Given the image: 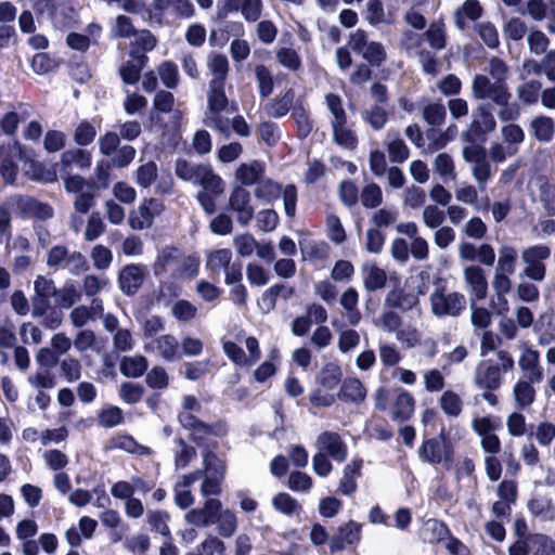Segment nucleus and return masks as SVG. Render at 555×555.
Segmentation results:
<instances>
[{"mask_svg":"<svg viewBox=\"0 0 555 555\" xmlns=\"http://www.w3.org/2000/svg\"><path fill=\"white\" fill-rule=\"evenodd\" d=\"M175 171L181 180L202 186V191L197 194V201L205 212L214 214L216 211V198L224 192V182L211 166L178 159Z\"/></svg>","mask_w":555,"mask_h":555,"instance_id":"1","label":"nucleus"},{"mask_svg":"<svg viewBox=\"0 0 555 555\" xmlns=\"http://www.w3.org/2000/svg\"><path fill=\"white\" fill-rule=\"evenodd\" d=\"M224 88L208 87L204 121L207 127L228 134L231 122L230 115L235 113L237 108L235 104L230 103Z\"/></svg>","mask_w":555,"mask_h":555,"instance_id":"2","label":"nucleus"},{"mask_svg":"<svg viewBox=\"0 0 555 555\" xmlns=\"http://www.w3.org/2000/svg\"><path fill=\"white\" fill-rule=\"evenodd\" d=\"M551 256V248L544 244L528 246L521 250L524 268L520 278L542 282L546 275L545 260Z\"/></svg>","mask_w":555,"mask_h":555,"instance_id":"3","label":"nucleus"},{"mask_svg":"<svg viewBox=\"0 0 555 555\" xmlns=\"http://www.w3.org/2000/svg\"><path fill=\"white\" fill-rule=\"evenodd\" d=\"M431 312L436 317H457L466 306L465 296L459 292H447L446 287L436 284L429 296Z\"/></svg>","mask_w":555,"mask_h":555,"instance_id":"4","label":"nucleus"},{"mask_svg":"<svg viewBox=\"0 0 555 555\" xmlns=\"http://www.w3.org/2000/svg\"><path fill=\"white\" fill-rule=\"evenodd\" d=\"M453 446L443 434L437 438L424 440L418 449L421 461L431 465L441 464L446 467H450L453 461Z\"/></svg>","mask_w":555,"mask_h":555,"instance_id":"5","label":"nucleus"},{"mask_svg":"<svg viewBox=\"0 0 555 555\" xmlns=\"http://www.w3.org/2000/svg\"><path fill=\"white\" fill-rule=\"evenodd\" d=\"M462 156L466 163L472 165V173L479 190L485 191L487 182L492 177L486 149L479 145H468L463 149Z\"/></svg>","mask_w":555,"mask_h":555,"instance_id":"6","label":"nucleus"},{"mask_svg":"<svg viewBox=\"0 0 555 555\" xmlns=\"http://www.w3.org/2000/svg\"><path fill=\"white\" fill-rule=\"evenodd\" d=\"M349 48L361 55L372 65H379L386 59V52L382 43L369 39L362 29L353 31L348 41Z\"/></svg>","mask_w":555,"mask_h":555,"instance_id":"7","label":"nucleus"},{"mask_svg":"<svg viewBox=\"0 0 555 555\" xmlns=\"http://www.w3.org/2000/svg\"><path fill=\"white\" fill-rule=\"evenodd\" d=\"M473 95L477 100H490L494 104H505L512 98L506 82L491 81L485 75H476L472 83Z\"/></svg>","mask_w":555,"mask_h":555,"instance_id":"8","label":"nucleus"},{"mask_svg":"<svg viewBox=\"0 0 555 555\" xmlns=\"http://www.w3.org/2000/svg\"><path fill=\"white\" fill-rule=\"evenodd\" d=\"M23 157L18 142H9L0 147V172L8 183H13L18 173L17 160Z\"/></svg>","mask_w":555,"mask_h":555,"instance_id":"9","label":"nucleus"},{"mask_svg":"<svg viewBox=\"0 0 555 555\" xmlns=\"http://www.w3.org/2000/svg\"><path fill=\"white\" fill-rule=\"evenodd\" d=\"M12 206L16 215L22 218L47 220L53 216V209L49 204L39 202L30 196H17L12 198Z\"/></svg>","mask_w":555,"mask_h":555,"instance_id":"10","label":"nucleus"},{"mask_svg":"<svg viewBox=\"0 0 555 555\" xmlns=\"http://www.w3.org/2000/svg\"><path fill=\"white\" fill-rule=\"evenodd\" d=\"M463 278L470 300H482L488 294V281L485 270L478 264H470L464 268Z\"/></svg>","mask_w":555,"mask_h":555,"instance_id":"11","label":"nucleus"},{"mask_svg":"<svg viewBox=\"0 0 555 555\" xmlns=\"http://www.w3.org/2000/svg\"><path fill=\"white\" fill-rule=\"evenodd\" d=\"M35 296L33 297L31 314L35 318L42 317L49 308V299L55 294V286L51 279L38 275L34 282Z\"/></svg>","mask_w":555,"mask_h":555,"instance_id":"12","label":"nucleus"},{"mask_svg":"<svg viewBox=\"0 0 555 555\" xmlns=\"http://www.w3.org/2000/svg\"><path fill=\"white\" fill-rule=\"evenodd\" d=\"M162 209V204L157 199H144L137 209L129 215V225L133 230L149 229L154 220V215Z\"/></svg>","mask_w":555,"mask_h":555,"instance_id":"13","label":"nucleus"},{"mask_svg":"<svg viewBox=\"0 0 555 555\" xmlns=\"http://www.w3.org/2000/svg\"><path fill=\"white\" fill-rule=\"evenodd\" d=\"M250 201L251 195L249 191L242 186L233 189L229 205L230 208L236 212L237 221L243 227L248 225L254 218V208L250 205Z\"/></svg>","mask_w":555,"mask_h":555,"instance_id":"14","label":"nucleus"},{"mask_svg":"<svg viewBox=\"0 0 555 555\" xmlns=\"http://www.w3.org/2000/svg\"><path fill=\"white\" fill-rule=\"evenodd\" d=\"M315 447L322 453H326L336 462H344L347 457V446L340 436L334 431H324L315 440Z\"/></svg>","mask_w":555,"mask_h":555,"instance_id":"15","label":"nucleus"},{"mask_svg":"<svg viewBox=\"0 0 555 555\" xmlns=\"http://www.w3.org/2000/svg\"><path fill=\"white\" fill-rule=\"evenodd\" d=\"M222 504L217 499H207L203 507H196L190 509L184 515V520L189 525L196 527H207L214 521V517L217 515Z\"/></svg>","mask_w":555,"mask_h":555,"instance_id":"16","label":"nucleus"},{"mask_svg":"<svg viewBox=\"0 0 555 555\" xmlns=\"http://www.w3.org/2000/svg\"><path fill=\"white\" fill-rule=\"evenodd\" d=\"M362 525L353 520L340 526L330 540L332 552L341 551L348 545H356L361 540Z\"/></svg>","mask_w":555,"mask_h":555,"instance_id":"17","label":"nucleus"},{"mask_svg":"<svg viewBox=\"0 0 555 555\" xmlns=\"http://www.w3.org/2000/svg\"><path fill=\"white\" fill-rule=\"evenodd\" d=\"M209 76L208 87H225L229 75V61L224 54L211 52L206 61Z\"/></svg>","mask_w":555,"mask_h":555,"instance_id":"18","label":"nucleus"},{"mask_svg":"<svg viewBox=\"0 0 555 555\" xmlns=\"http://www.w3.org/2000/svg\"><path fill=\"white\" fill-rule=\"evenodd\" d=\"M144 349L166 361H173L179 358V343L175 336L169 334L151 339L145 344Z\"/></svg>","mask_w":555,"mask_h":555,"instance_id":"19","label":"nucleus"},{"mask_svg":"<svg viewBox=\"0 0 555 555\" xmlns=\"http://www.w3.org/2000/svg\"><path fill=\"white\" fill-rule=\"evenodd\" d=\"M474 379L480 389L496 390L501 386V369L483 361L477 366Z\"/></svg>","mask_w":555,"mask_h":555,"instance_id":"20","label":"nucleus"},{"mask_svg":"<svg viewBox=\"0 0 555 555\" xmlns=\"http://www.w3.org/2000/svg\"><path fill=\"white\" fill-rule=\"evenodd\" d=\"M495 128L496 121L493 114L481 105L472 115V122L467 135H485L494 131Z\"/></svg>","mask_w":555,"mask_h":555,"instance_id":"21","label":"nucleus"},{"mask_svg":"<svg viewBox=\"0 0 555 555\" xmlns=\"http://www.w3.org/2000/svg\"><path fill=\"white\" fill-rule=\"evenodd\" d=\"M145 271L141 264L126 266L119 274L121 291L128 295L134 294L144 281Z\"/></svg>","mask_w":555,"mask_h":555,"instance_id":"22","label":"nucleus"},{"mask_svg":"<svg viewBox=\"0 0 555 555\" xmlns=\"http://www.w3.org/2000/svg\"><path fill=\"white\" fill-rule=\"evenodd\" d=\"M519 367L525 374V378L531 382L540 383L543 378V370L540 365L539 352L530 348L525 349L518 360Z\"/></svg>","mask_w":555,"mask_h":555,"instance_id":"23","label":"nucleus"},{"mask_svg":"<svg viewBox=\"0 0 555 555\" xmlns=\"http://www.w3.org/2000/svg\"><path fill=\"white\" fill-rule=\"evenodd\" d=\"M202 477V470L184 475L175 486V502L182 509L190 507L194 503V496L190 490L191 485Z\"/></svg>","mask_w":555,"mask_h":555,"instance_id":"24","label":"nucleus"},{"mask_svg":"<svg viewBox=\"0 0 555 555\" xmlns=\"http://www.w3.org/2000/svg\"><path fill=\"white\" fill-rule=\"evenodd\" d=\"M364 287L372 292L385 286L387 274L384 269L377 267L373 261H365L361 267Z\"/></svg>","mask_w":555,"mask_h":555,"instance_id":"25","label":"nucleus"},{"mask_svg":"<svg viewBox=\"0 0 555 555\" xmlns=\"http://www.w3.org/2000/svg\"><path fill=\"white\" fill-rule=\"evenodd\" d=\"M107 448L111 450H122L135 455H150L151 449L137 442L133 437L127 434H119L108 440Z\"/></svg>","mask_w":555,"mask_h":555,"instance_id":"26","label":"nucleus"},{"mask_svg":"<svg viewBox=\"0 0 555 555\" xmlns=\"http://www.w3.org/2000/svg\"><path fill=\"white\" fill-rule=\"evenodd\" d=\"M338 397L343 401L359 404L366 397V388L359 378L348 377L343 382Z\"/></svg>","mask_w":555,"mask_h":555,"instance_id":"27","label":"nucleus"},{"mask_svg":"<svg viewBox=\"0 0 555 555\" xmlns=\"http://www.w3.org/2000/svg\"><path fill=\"white\" fill-rule=\"evenodd\" d=\"M131 54L133 60L120 68L121 79L127 85H134L139 81L141 70L147 61V56L144 53H139L138 50H133Z\"/></svg>","mask_w":555,"mask_h":555,"instance_id":"28","label":"nucleus"},{"mask_svg":"<svg viewBox=\"0 0 555 555\" xmlns=\"http://www.w3.org/2000/svg\"><path fill=\"white\" fill-rule=\"evenodd\" d=\"M230 11H241L247 22H256L262 13V0H227Z\"/></svg>","mask_w":555,"mask_h":555,"instance_id":"29","label":"nucleus"},{"mask_svg":"<svg viewBox=\"0 0 555 555\" xmlns=\"http://www.w3.org/2000/svg\"><path fill=\"white\" fill-rule=\"evenodd\" d=\"M482 14V8L477 0H466L454 13L455 26L463 30L468 22L478 20Z\"/></svg>","mask_w":555,"mask_h":555,"instance_id":"30","label":"nucleus"},{"mask_svg":"<svg viewBox=\"0 0 555 555\" xmlns=\"http://www.w3.org/2000/svg\"><path fill=\"white\" fill-rule=\"evenodd\" d=\"M518 259L516 247L509 244H502L499 247V256L494 271L514 274Z\"/></svg>","mask_w":555,"mask_h":555,"instance_id":"31","label":"nucleus"},{"mask_svg":"<svg viewBox=\"0 0 555 555\" xmlns=\"http://www.w3.org/2000/svg\"><path fill=\"white\" fill-rule=\"evenodd\" d=\"M264 167L258 160L241 164L235 171V179L243 185L256 183L263 175Z\"/></svg>","mask_w":555,"mask_h":555,"instance_id":"32","label":"nucleus"},{"mask_svg":"<svg viewBox=\"0 0 555 555\" xmlns=\"http://www.w3.org/2000/svg\"><path fill=\"white\" fill-rule=\"evenodd\" d=\"M212 524L217 526V532L222 538H231L237 529V518L233 511L220 508L214 517Z\"/></svg>","mask_w":555,"mask_h":555,"instance_id":"33","label":"nucleus"},{"mask_svg":"<svg viewBox=\"0 0 555 555\" xmlns=\"http://www.w3.org/2000/svg\"><path fill=\"white\" fill-rule=\"evenodd\" d=\"M535 382L520 378L513 388V397L519 409L530 406L535 399V390L532 386Z\"/></svg>","mask_w":555,"mask_h":555,"instance_id":"34","label":"nucleus"},{"mask_svg":"<svg viewBox=\"0 0 555 555\" xmlns=\"http://www.w3.org/2000/svg\"><path fill=\"white\" fill-rule=\"evenodd\" d=\"M198 270L199 260L197 257L181 254L171 275L175 280H192L197 275Z\"/></svg>","mask_w":555,"mask_h":555,"instance_id":"35","label":"nucleus"},{"mask_svg":"<svg viewBox=\"0 0 555 555\" xmlns=\"http://www.w3.org/2000/svg\"><path fill=\"white\" fill-rule=\"evenodd\" d=\"M149 362L145 357L134 354L131 357H124L120 361V373L126 377L137 378L142 376L147 370Z\"/></svg>","mask_w":555,"mask_h":555,"instance_id":"36","label":"nucleus"},{"mask_svg":"<svg viewBox=\"0 0 555 555\" xmlns=\"http://www.w3.org/2000/svg\"><path fill=\"white\" fill-rule=\"evenodd\" d=\"M181 256V253L172 247H166L162 249L154 263V273L162 275L167 271L173 272L176 264Z\"/></svg>","mask_w":555,"mask_h":555,"instance_id":"37","label":"nucleus"},{"mask_svg":"<svg viewBox=\"0 0 555 555\" xmlns=\"http://www.w3.org/2000/svg\"><path fill=\"white\" fill-rule=\"evenodd\" d=\"M358 304L359 294L353 287H349L343 293L340 297V305L347 312V319L350 325H358L361 320Z\"/></svg>","mask_w":555,"mask_h":555,"instance_id":"38","label":"nucleus"},{"mask_svg":"<svg viewBox=\"0 0 555 555\" xmlns=\"http://www.w3.org/2000/svg\"><path fill=\"white\" fill-rule=\"evenodd\" d=\"M414 408L415 401L412 395L408 391H402L397 396L391 409L392 418L405 421L412 416Z\"/></svg>","mask_w":555,"mask_h":555,"instance_id":"39","label":"nucleus"},{"mask_svg":"<svg viewBox=\"0 0 555 555\" xmlns=\"http://www.w3.org/2000/svg\"><path fill=\"white\" fill-rule=\"evenodd\" d=\"M333 130L334 141L348 150H353L357 146L358 140L354 132L347 127L346 121H334L331 124Z\"/></svg>","mask_w":555,"mask_h":555,"instance_id":"40","label":"nucleus"},{"mask_svg":"<svg viewBox=\"0 0 555 555\" xmlns=\"http://www.w3.org/2000/svg\"><path fill=\"white\" fill-rule=\"evenodd\" d=\"M295 103V93L289 89L268 104L267 112L272 117H282L286 115L291 108L293 109Z\"/></svg>","mask_w":555,"mask_h":555,"instance_id":"41","label":"nucleus"},{"mask_svg":"<svg viewBox=\"0 0 555 555\" xmlns=\"http://www.w3.org/2000/svg\"><path fill=\"white\" fill-rule=\"evenodd\" d=\"M180 424L192 431L194 440H198L203 435L209 434L211 429L198 421L193 411H181L179 414Z\"/></svg>","mask_w":555,"mask_h":555,"instance_id":"42","label":"nucleus"},{"mask_svg":"<svg viewBox=\"0 0 555 555\" xmlns=\"http://www.w3.org/2000/svg\"><path fill=\"white\" fill-rule=\"evenodd\" d=\"M386 145L392 163H403L409 158V147L397 134L389 132L386 138Z\"/></svg>","mask_w":555,"mask_h":555,"instance_id":"43","label":"nucleus"},{"mask_svg":"<svg viewBox=\"0 0 555 555\" xmlns=\"http://www.w3.org/2000/svg\"><path fill=\"white\" fill-rule=\"evenodd\" d=\"M55 302L59 307L68 309L80 300V292L73 282L65 283L55 291Z\"/></svg>","mask_w":555,"mask_h":555,"instance_id":"44","label":"nucleus"},{"mask_svg":"<svg viewBox=\"0 0 555 555\" xmlns=\"http://www.w3.org/2000/svg\"><path fill=\"white\" fill-rule=\"evenodd\" d=\"M433 167L435 172L443 180H455V165L452 157L447 153L438 154L434 162Z\"/></svg>","mask_w":555,"mask_h":555,"instance_id":"45","label":"nucleus"},{"mask_svg":"<svg viewBox=\"0 0 555 555\" xmlns=\"http://www.w3.org/2000/svg\"><path fill=\"white\" fill-rule=\"evenodd\" d=\"M374 325L385 333L397 335L402 327V319L397 312L388 310L374 320Z\"/></svg>","mask_w":555,"mask_h":555,"instance_id":"46","label":"nucleus"},{"mask_svg":"<svg viewBox=\"0 0 555 555\" xmlns=\"http://www.w3.org/2000/svg\"><path fill=\"white\" fill-rule=\"evenodd\" d=\"M439 405L441 410L451 417H457L463 410V401L453 390H447L441 395Z\"/></svg>","mask_w":555,"mask_h":555,"instance_id":"47","label":"nucleus"},{"mask_svg":"<svg viewBox=\"0 0 555 555\" xmlns=\"http://www.w3.org/2000/svg\"><path fill=\"white\" fill-rule=\"evenodd\" d=\"M341 378V369L337 363H326L319 373L318 380L326 389H334Z\"/></svg>","mask_w":555,"mask_h":555,"instance_id":"48","label":"nucleus"},{"mask_svg":"<svg viewBox=\"0 0 555 555\" xmlns=\"http://www.w3.org/2000/svg\"><path fill=\"white\" fill-rule=\"evenodd\" d=\"M541 89L542 83L539 80L532 79L518 86L516 93L524 104L531 105L538 102Z\"/></svg>","mask_w":555,"mask_h":555,"instance_id":"49","label":"nucleus"},{"mask_svg":"<svg viewBox=\"0 0 555 555\" xmlns=\"http://www.w3.org/2000/svg\"><path fill=\"white\" fill-rule=\"evenodd\" d=\"M232 260V251L229 248H221L210 251L207 256V268L219 273L221 270L228 269Z\"/></svg>","mask_w":555,"mask_h":555,"instance_id":"50","label":"nucleus"},{"mask_svg":"<svg viewBox=\"0 0 555 555\" xmlns=\"http://www.w3.org/2000/svg\"><path fill=\"white\" fill-rule=\"evenodd\" d=\"M479 188L474 186L473 184L463 182L459 184L455 190V198L457 202L468 205L473 207L474 209H479Z\"/></svg>","mask_w":555,"mask_h":555,"instance_id":"51","label":"nucleus"},{"mask_svg":"<svg viewBox=\"0 0 555 555\" xmlns=\"http://www.w3.org/2000/svg\"><path fill=\"white\" fill-rule=\"evenodd\" d=\"M272 505L278 512L286 516H293L300 511L297 500L285 492L278 493L272 499Z\"/></svg>","mask_w":555,"mask_h":555,"instance_id":"52","label":"nucleus"},{"mask_svg":"<svg viewBox=\"0 0 555 555\" xmlns=\"http://www.w3.org/2000/svg\"><path fill=\"white\" fill-rule=\"evenodd\" d=\"M422 220L427 229L434 230L443 225L446 212L437 205L429 204L423 208Z\"/></svg>","mask_w":555,"mask_h":555,"instance_id":"53","label":"nucleus"},{"mask_svg":"<svg viewBox=\"0 0 555 555\" xmlns=\"http://www.w3.org/2000/svg\"><path fill=\"white\" fill-rule=\"evenodd\" d=\"M275 55L279 64L292 72L298 70L301 66V57L293 48H279Z\"/></svg>","mask_w":555,"mask_h":555,"instance_id":"54","label":"nucleus"},{"mask_svg":"<svg viewBox=\"0 0 555 555\" xmlns=\"http://www.w3.org/2000/svg\"><path fill=\"white\" fill-rule=\"evenodd\" d=\"M285 289L284 285L275 284L267 288L257 301L261 312L269 313L274 310L280 294Z\"/></svg>","mask_w":555,"mask_h":555,"instance_id":"55","label":"nucleus"},{"mask_svg":"<svg viewBox=\"0 0 555 555\" xmlns=\"http://www.w3.org/2000/svg\"><path fill=\"white\" fill-rule=\"evenodd\" d=\"M158 76L163 85L168 89L177 88L180 76L178 67L170 61L163 62L157 68Z\"/></svg>","mask_w":555,"mask_h":555,"instance_id":"56","label":"nucleus"},{"mask_svg":"<svg viewBox=\"0 0 555 555\" xmlns=\"http://www.w3.org/2000/svg\"><path fill=\"white\" fill-rule=\"evenodd\" d=\"M293 117L296 120L300 135L306 137L311 131L312 126L301 98H298L293 106Z\"/></svg>","mask_w":555,"mask_h":555,"instance_id":"57","label":"nucleus"},{"mask_svg":"<svg viewBox=\"0 0 555 555\" xmlns=\"http://www.w3.org/2000/svg\"><path fill=\"white\" fill-rule=\"evenodd\" d=\"M534 555H555V541L544 534H534L528 538Z\"/></svg>","mask_w":555,"mask_h":555,"instance_id":"58","label":"nucleus"},{"mask_svg":"<svg viewBox=\"0 0 555 555\" xmlns=\"http://www.w3.org/2000/svg\"><path fill=\"white\" fill-rule=\"evenodd\" d=\"M378 353L379 359L385 366H395L402 359L398 347L395 344L387 341H379Z\"/></svg>","mask_w":555,"mask_h":555,"instance_id":"59","label":"nucleus"},{"mask_svg":"<svg viewBox=\"0 0 555 555\" xmlns=\"http://www.w3.org/2000/svg\"><path fill=\"white\" fill-rule=\"evenodd\" d=\"M258 90L261 98H268L273 91V76L264 65L255 68Z\"/></svg>","mask_w":555,"mask_h":555,"instance_id":"60","label":"nucleus"},{"mask_svg":"<svg viewBox=\"0 0 555 555\" xmlns=\"http://www.w3.org/2000/svg\"><path fill=\"white\" fill-rule=\"evenodd\" d=\"M534 135L540 141H548L554 133V124L550 117L540 116L531 121Z\"/></svg>","mask_w":555,"mask_h":555,"instance_id":"61","label":"nucleus"},{"mask_svg":"<svg viewBox=\"0 0 555 555\" xmlns=\"http://www.w3.org/2000/svg\"><path fill=\"white\" fill-rule=\"evenodd\" d=\"M157 178V166L154 162H147L138 167L135 182L141 188H149Z\"/></svg>","mask_w":555,"mask_h":555,"instance_id":"62","label":"nucleus"},{"mask_svg":"<svg viewBox=\"0 0 555 555\" xmlns=\"http://www.w3.org/2000/svg\"><path fill=\"white\" fill-rule=\"evenodd\" d=\"M363 118L373 129L380 130L387 122L388 113L384 107L375 105L363 113Z\"/></svg>","mask_w":555,"mask_h":555,"instance_id":"63","label":"nucleus"},{"mask_svg":"<svg viewBox=\"0 0 555 555\" xmlns=\"http://www.w3.org/2000/svg\"><path fill=\"white\" fill-rule=\"evenodd\" d=\"M203 555H224L225 544L216 535H207L196 547Z\"/></svg>","mask_w":555,"mask_h":555,"instance_id":"64","label":"nucleus"}]
</instances>
